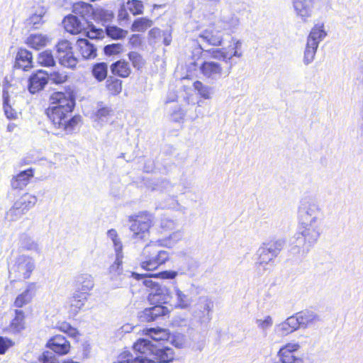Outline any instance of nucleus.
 <instances>
[{
    "mask_svg": "<svg viewBox=\"0 0 363 363\" xmlns=\"http://www.w3.org/2000/svg\"><path fill=\"white\" fill-rule=\"evenodd\" d=\"M50 103L46 115L55 129L70 134L81 125L80 116H71L75 106V94L72 89L68 87L62 91L53 92Z\"/></svg>",
    "mask_w": 363,
    "mask_h": 363,
    "instance_id": "obj_1",
    "label": "nucleus"
},
{
    "mask_svg": "<svg viewBox=\"0 0 363 363\" xmlns=\"http://www.w3.org/2000/svg\"><path fill=\"white\" fill-rule=\"evenodd\" d=\"M315 210L317 208L314 204L299 210V230L296 234L298 246L309 247L318 239L320 233L316 224Z\"/></svg>",
    "mask_w": 363,
    "mask_h": 363,
    "instance_id": "obj_2",
    "label": "nucleus"
},
{
    "mask_svg": "<svg viewBox=\"0 0 363 363\" xmlns=\"http://www.w3.org/2000/svg\"><path fill=\"white\" fill-rule=\"evenodd\" d=\"M131 238L135 242H145L150 238V230L154 226L155 218L147 211H139L128 217Z\"/></svg>",
    "mask_w": 363,
    "mask_h": 363,
    "instance_id": "obj_3",
    "label": "nucleus"
},
{
    "mask_svg": "<svg viewBox=\"0 0 363 363\" xmlns=\"http://www.w3.org/2000/svg\"><path fill=\"white\" fill-rule=\"evenodd\" d=\"M155 242H150L143 248L142 252L143 260L140 263L142 269L147 271H154L164 264L169 259V253L159 248Z\"/></svg>",
    "mask_w": 363,
    "mask_h": 363,
    "instance_id": "obj_4",
    "label": "nucleus"
},
{
    "mask_svg": "<svg viewBox=\"0 0 363 363\" xmlns=\"http://www.w3.org/2000/svg\"><path fill=\"white\" fill-rule=\"evenodd\" d=\"M240 48L241 43L235 38H232L227 47L202 50L201 55H205V57L208 59L218 60L227 62L233 57L241 56V52H240Z\"/></svg>",
    "mask_w": 363,
    "mask_h": 363,
    "instance_id": "obj_5",
    "label": "nucleus"
},
{
    "mask_svg": "<svg viewBox=\"0 0 363 363\" xmlns=\"http://www.w3.org/2000/svg\"><path fill=\"white\" fill-rule=\"evenodd\" d=\"M162 294L157 292L149 294L147 300L153 306L143 311L141 317L145 321L153 322L160 317L169 315L170 310L162 305Z\"/></svg>",
    "mask_w": 363,
    "mask_h": 363,
    "instance_id": "obj_6",
    "label": "nucleus"
},
{
    "mask_svg": "<svg viewBox=\"0 0 363 363\" xmlns=\"http://www.w3.org/2000/svg\"><path fill=\"white\" fill-rule=\"evenodd\" d=\"M34 269V262L30 257L19 256L9 270V277L13 279V281L28 279L30 277Z\"/></svg>",
    "mask_w": 363,
    "mask_h": 363,
    "instance_id": "obj_7",
    "label": "nucleus"
},
{
    "mask_svg": "<svg viewBox=\"0 0 363 363\" xmlns=\"http://www.w3.org/2000/svg\"><path fill=\"white\" fill-rule=\"evenodd\" d=\"M36 202L37 198L35 196L26 193L13 203L7 212L6 216L11 221L17 220L33 208Z\"/></svg>",
    "mask_w": 363,
    "mask_h": 363,
    "instance_id": "obj_8",
    "label": "nucleus"
},
{
    "mask_svg": "<svg viewBox=\"0 0 363 363\" xmlns=\"http://www.w3.org/2000/svg\"><path fill=\"white\" fill-rule=\"evenodd\" d=\"M62 23L65 30L72 35H78L84 32L86 37L91 38L89 36L91 23L87 19L84 21H79L76 16L69 14L63 18Z\"/></svg>",
    "mask_w": 363,
    "mask_h": 363,
    "instance_id": "obj_9",
    "label": "nucleus"
},
{
    "mask_svg": "<svg viewBox=\"0 0 363 363\" xmlns=\"http://www.w3.org/2000/svg\"><path fill=\"white\" fill-rule=\"evenodd\" d=\"M199 38L208 45L213 47L221 46L223 40L220 30L215 24H211L203 30Z\"/></svg>",
    "mask_w": 363,
    "mask_h": 363,
    "instance_id": "obj_10",
    "label": "nucleus"
},
{
    "mask_svg": "<svg viewBox=\"0 0 363 363\" xmlns=\"http://www.w3.org/2000/svg\"><path fill=\"white\" fill-rule=\"evenodd\" d=\"M48 82V74L46 71L38 69L33 72L28 79V89L31 94L43 90Z\"/></svg>",
    "mask_w": 363,
    "mask_h": 363,
    "instance_id": "obj_11",
    "label": "nucleus"
},
{
    "mask_svg": "<svg viewBox=\"0 0 363 363\" xmlns=\"http://www.w3.org/2000/svg\"><path fill=\"white\" fill-rule=\"evenodd\" d=\"M300 348L298 343H287L279 351V356L282 363H304L303 359L295 355Z\"/></svg>",
    "mask_w": 363,
    "mask_h": 363,
    "instance_id": "obj_12",
    "label": "nucleus"
},
{
    "mask_svg": "<svg viewBox=\"0 0 363 363\" xmlns=\"http://www.w3.org/2000/svg\"><path fill=\"white\" fill-rule=\"evenodd\" d=\"M38 289V284L35 282H29L26 289L19 294L13 301V306L16 309L23 308L31 302Z\"/></svg>",
    "mask_w": 363,
    "mask_h": 363,
    "instance_id": "obj_13",
    "label": "nucleus"
},
{
    "mask_svg": "<svg viewBox=\"0 0 363 363\" xmlns=\"http://www.w3.org/2000/svg\"><path fill=\"white\" fill-rule=\"evenodd\" d=\"M47 347L59 355L68 354L71 348L69 342L61 335H56L50 338L47 343Z\"/></svg>",
    "mask_w": 363,
    "mask_h": 363,
    "instance_id": "obj_14",
    "label": "nucleus"
},
{
    "mask_svg": "<svg viewBox=\"0 0 363 363\" xmlns=\"http://www.w3.org/2000/svg\"><path fill=\"white\" fill-rule=\"evenodd\" d=\"M317 0H292L293 6L298 16L303 21L312 16L313 9Z\"/></svg>",
    "mask_w": 363,
    "mask_h": 363,
    "instance_id": "obj_15",
    "label": "nucleus"
},
{
    "mask_svg": "<svg viewBox=\"0 0 363 363\" xmlns=\"http://www.w3.org/2000/svg\"><path fill=\"white\" fill-rule=\"evenodd\" d=\"M15 67L22 69L23 71H28L33 67V54L26 48L18 49L16 59Z\"/></svg>",
    "mask_w": 363,
    "mask_h": 363,
    "instance_id": "obj_16",
    "label": "nucleus"
},
{
    "mask_svg": "<svg viewBox=\"0 0 363 363\" xmlns=\"http://www.w3.org/2000/svg\"><path fill=\"white\" fill-rule=\"evenodd\" d=\"M313 320V315L307 311H301L289 317L286 320L295 331L301 327H306Z\"/></svg>",
    "mask_w": 363,
    "mask_h": 363,
    "instance_id": "obj_17",
    "label": "nucleus"
},
{
    "mask_svg": "<svg viewBox=\"0 0 363 363\" xmlns=\"http://www.w3.org/2000/svg\"><path fill=\"white\" fill-rule=\"evenodd\" d=\"M34 169L28 168L26 170L20 172L14 176L11 181V185L13 189L21 190L24 189L30 182L34 176Z\"/></svg>",
    "mask_w": 363,
    "mask_h": 363,
    "instance_id": "obj_18",
    "label": "nucleus"
},
{
    "mask_svg": "<svg viewBox=\"0 0 363 363\" xmlns=\"http://www.w3.org/2000/svg\"><path fill=\"white\" fill-rule=\"evenodd\" d=\"M26 328V313L23 310L16 309L14 316L7 328L4 331L9 330L11 333H19Z\"/></svg>",
    "mask_w": 363,
    "mask_h": 363,
    "instance_id": "obj_19",
    "label": "nucleus"
},
{
    "mask_svg": "<svg viewBox=\"0 0 363 363\" xmlns=\"http://www.w3.org/2000/svg\"><path fill=\"white\" fill-rule=\"evenodd\" d=\"M201 73L207 78H214L220 76L223 67L220 63L205 60L199 67Z\"/></svg>",
    "mask_w": 363,
    "mask_h": 363,
    "instance_id": "obj_20",
    "label": "nucleus"
},
{
    "mask_svg": "<svg viewBox=\"0 0 363 363\" xmlns=\"http://www.w3.org/2000/svg\"><path fill=\"white\" fill-rule=\"evenodd\" d=\"M50 43L48 36L41 33L30 34L26 40V44L31 49L40 50Z\"/></svg>",
    "mask_w": 363,
    "mask_h": 363,
    "instance_id": "obj_21",
    "label": "nucleus"
},
{
    "mask_svg": "<svg viewBox=\"0 0 363 363\" xmlns=\"http://www.w3.org/2000/svg\"><path fill=\"white\" fill-rule=\"evenodd\" d=\"M110 69L113 76L121 78H128L132 74L131 67L125 60H119L112 63Z\"/></svg>",
    "mask_w": 363,
    "mask_h": 363,
    "instance_id": "obj_22",
    "label": "nucleus"
},
{
    "mask_svg": "<svg viewBox=\"0 0 363 363\" xmlns=\"http://www.w3.org/2000/svg\"><path fill=\"white\" fill-rule=\"evenodd\" d=\"M157 233L161 235L156 240V242L160 246H165L168 241L172 239L173 234L172 223L169 220H165L160 223L157 229Z\"/></svg>",
    "mask_w": 363,
    "mask_h": 363,
    "instance_id": "obj_23",
    "label": "nucleus"
},
{
    "mask_svg": "<svg viewBox=\"0 0 363 363\" xmlns=\"http://www.w3.org/2000/svg\"><path fill=\"white\" fill-rule=\"evenodd\" d=\"M89 288L83 289L82 291H77L68 301L69 307L70 311L73 313L77 312L84 303V301L87 300L89 296Z\"/></svg>",
    "mask_w": 363,
    "mask_h": 363,
    "instance_id": "obj_24",
    "label": "nucleus"
},
{
    "mask_svg": "<svg viewBox=\"0 0 363 363\" xmlns=\"http://www.w3.org/2000/svg\"><path fill=\"white\" fill-rule=\"evenodd\" d=\"M155 347L150 340L139 339L133 345V348L138 353V356L148 357L153 355Z\"/></svg>",
    "mask_w": 363,
    "mask_h": 363,
    "instance_id": "obj_25",
    "label": "nucleus"
},
{
    "mask_svg": "<svg viewBox=\"0 0 363 363\" xmlns=\"http://www.w3.org/2000/svg\"><path fill=\"white\" fill-rule=\"evenodd\" d=\"M72 12L82 18V21H89L91 16V4L88 2L78 1L73 4Z\"/></svg>",
    "mask_w": 363,
    "mask_h": 363,
    "instance_id": "obj_26",
    "label": "nucleus"
},
{
    "mask_svg": "<svg viewBox=\"0 0 363 363\" xmlns=\"http://www.w3.org/2000/svg\"><path fill=\"white\" fill-rule=\"evenodd\" d=\"M37 63L45 67H52L55 65V60L52 50H45L37 55Z\"/></svg>",
    "mask_w": 363,
    "mask_h": 363,
    "instance_id": "obj_27",
    "label": "nucleus"
},
{
    "mask_svg": "<svg viewBox=\"0 0 363 363\" xmlns=\"http://www.w3.org/2000/svg\"><path fill=\"white\" fill-rule=\"evenodd\" d=\"M118 363H155V362L143 356H137L133 359L129 352H123L119 355Z\"/></svg>",
    "mask_w": 363,
    "mask_h": 363,
    "instance_id": "obj_28",
    "label": "nucleus"
},
{
    "mask_svg": "<svg viewBox=\"0 0 363 363\" xmlns=\"http://www.w3.org/2000/svg\"><path fill=\"white\" fill-rule=\"evenodd\" d=\"M113 17V12L108 10L101 8L92 9V19L96 22H101L103 24L106 23L111 21Z\"/></svg>",
    "mask_w": 363,
    "mask_h": 363,
    "instance_id": "obj_29",
    "label": "nucleus"
},
{
    "mask_svg": "<svg viewBox=\"0 0 363 363\" xmlns=\"http://www.w3.org/2000/svg\"><path fill=\"white\" fill-rule=\"evenodd\" d=\"M10 86L11 85L7 84L4 86L3 89L4 110L8 118L15 119L17 117V113L9 104V88Z\"/></svg>",
    "mask_w": 363,
    "mask_h": 363,
    "instance_id": "obj_30",
    "label": "nucleus"
},
{
    "mask_svg": "<svg viewBox=\"0 0 363 363\" xmlns=\"http://www.w3.org/2000/svg\"><path fill=\"white\" fill-rule=\"evenodd\" d=\"M106 88L112 96H117L123 89V82L121 79L110 77L106 82Z\"/></svg>",
    "mask_w": 363,
    "mask_h": 363,
    "instance_id": "obj_31",
    "label": "nucleus"
},
{
    "mask_svg": "<svg viewBox=\"0 0 363 363\" xmlns=\"http://www.w3.org/2000/svg\"><path fill=\"white\" fill-rule=\"evenodd\" d=\"M153 355L155 356V359L160 362H169L174 359V352L173 350L169 347H164L162 349H157L155 347V353Z\"/></svg>",
    "mask_w": 363,
    "mask_h": 363,
    "instance_id": "obj_32",
    "label": "nucleus"
},
{
    "mask_svg": "<svg viewBox=\"0 0 363 363\" xmlns=\"http://www.w3.org/2000/svg\"><path fill=\"white\" fill-rule=\"evenodd\" d=\"M153 24L151 19L147 17H140L134 20L133 22L130 30L132 31L144 32L147 28H150Z\"/></svg>",
    "mask_w": 363,
    "mask_h": 363,
    "instance_id": "obj_33",
    "label": "nucleus"
},
{
    "mask_svg": "<svg viewBox=\"0 0 363 363\" xmlns=\"http://www.w3.org/2000/svg\"><path fill=\"white\" fill-rule=\"evenodd\" d=\"M323 28V23L315 24L311 29L307 40L315 41L317 44L319 45L320 41L326 35V32L324 30Z\"/></svg>",
    "mask_w": 363,
    "mask_h": 363,
    "instance_id": "obj_34",
    "label": "nucleus"
},
{
    "mask_svg": "<svg viewBox=\"0 0 363 363\" xmlns=\"http://www.w3.org/2000/svg\"><path fill=\"white\" fill-rule=\"evenodd\" d=\"M284 244V241L281 240H272L267 242H265L262 245V246L265 248V250L270 252L271 255L274 257L277 256V255L282 250Z\"/></svg>",
    "mask_w": 363,
    "mask_h": 363,
    "instance_id": "obj_35",
    "label": "nucleus"
},
{
    "mask_svg": "<svg viewBox=\"0 0 363 363\" xmlns=\"http://www.w3.org/2000/svg\"><path fill=\"white\" fill-rule=\"evenodd\" d=\"M92 74L99 82L104 81L108 74V66L105 62H99L95 64L92 67Z\"/></svg>",
    "mask_w": 363,
    "mask_h": 363,
    "instance_id": "obj_36",
    "label": "nucleus"
},
{
    "mask_svg": "<svg viewBox=\"0 0 363 363\" xmlns=\"http://www.w3.org/2000/svg\"><path fill=\"white\" fill-rule=\"evenodd\" d=\"M318 45L315 41H312L311 40H308L306 46V50L304 52V61L306 64L310 63L313 60Z\"/></svg>",
    "mask_w": 363,
    "mask_h": 363,
    "instance_id": "obj_37",
    "label": "nucleus"
},
{
    "mask_svg": "<svg viewBox=\"0 0 363 363\" xmlns=\"http://www.w3.org/2000/svg\"><path fill=\"white\" fill-rule=\"evenodd\" d=\"M106 32L108 36H109L111 39L113 40H120L124 38L127 34L128 31L123 30L118 26H106Z\"/></svg>",
    "mask_w": 363,
    "mask_h": 363,
    "instance_id": "obj_38",
    "label": "nucleus"
},
{
    "mask_svg": "<svg viewBox=\"0 0 363 363\" xmlns=\"http://www.w3.org/2000/svg\"><path fill=\"white\" fill-rule=\"evenodd\" d=\"M193 86L201 97L209 99L211 97V88L205 85L202 82L196 80L194 82Z\"/></svg>",
    "mask_w": 363,
    "mask_h": 363,
    "instance_id": "obj_39",
    "label": "nucleus"
},
{
    "mask_svg": "<svg viewBox=\"0 0 363 363\" xmlns=\"http://www.w3.org/2000/svg\"><path fill=\"white\" fill-rule=\"evenodd\" d=\"M107 235L113 242L115 252L123 253V243L116 230L113 228L108 230Z\"/></svg>",
    "mask_w": 363,
    "mask_h": 363,
    "instance_id": "obj_40",
    "label": "nucleus"
},
{
    "mask_svg": "<svg viewBox=\"0 0 363 363\" xmlns=\"http://www.w3.org/2000/svg\"><path fill=\"white\" fill-rule=\"evenodd\" d=\"M57 328L64 333H66L68 336L73 337L74 339H77L79 336H80L78 330L73 328L69 323L65 321L59 323L57 325Z\"/></svg>",
    "mask_w": 363,
    "mask_h": 363,
    "instance_id": "obj_41",
    "label": "nucleus"
},
{
    "mask_svg": "<svg viewBox=\"0 0 363 363\" xmlns=\"http://www.w3.org/2000/svg\"><path fill=\"white\" fill-rule=\"evenodd\" d=\"M126 6L128 11L133 15L138 16L143 13L144 5L140 0H128Z\"/></svg>",
    "mask_w": 363,
    "mask_h": 363,
    "instance_id": "obj_42",
    "label": "nucleus"
},
{
    "mask_svg": "<svg viewBox=\"0 0 363 363\" xmlns=\"http://www.w3.org/2000/svg\"><path fill=\"white\" fill-rule=\"evenodd\" d=\"M128 57L133 67L136 69H140L145 64V60L143 56L137 52L132 51L128 52Z\"/></svg>",
    "mask_w": 363,
    "mask_h": 363,
    "instance_id": "obj_43",
    "label": "nucleus"
},
{
    "mask_svg": "<svg viewBox=\"0 0 363 363\" xmlns=\"http://www.w3.org/2000/svg\"><path fill=\"white\" fill-rule=\"evenodd\" d=\"M123 253H116V259L109 267V273L113 275L120 274L123 272Z\"/></svg>",
    "mask_w": 363,
    "mask_h": 363,
    "instance_id": "obj_44",
    "label": "nucleus"
},
{
    "mask_svg": "<svg viewBox=\"0 0 363 363\" xmlns=\"http://www.w3.org/2000/svg\"><path fill=\"white\" fill-rule=\"evenodd\" d=\"M77 45L84 58L88 59L91 56V44L88 39L79 38Z\"/></svg>",
    "mask_w": 363,
    "mask_h": 363,
    "instance_id": "obj_45",
    "label": "nucleus"
},
{
    "mask_svg": "<svg viewBox=\"0 0 363 363\" xmlns=\"http://www.w3.org/2000/svg\"><path fill=\"white\" fill-rule=\"evenodd\" d=\"M60 64L68 68H74L77 64V60L74 57L73 52L62 55L59 57Z\"/></svg>",
    "mask_w": 363,
    "mask_h": 363,
    "instance_id": "obj_46",
    "label": "nucleus"
},
{
    "mask_svg": "<svg viewBox=\"0 0 363 363\" xmlns=\"http://www.w3.org/2000/svg\"><path fill=\"white\" fill-rule=\"evenodd\" d=\"M176 296H177V303L175 305L176 308L185 309L187 308L190 306V300L188 298V296L184 294L179 289L176 290Z\"/></svg>",
    "mask_w": 363,
    "mask_h": 363,
    "instance_id": "obj_47",
    "label": "nucleus"
},
{
    "mask_svg": "<svg viewBox=\"0 0 363 363\" xmlns=\"http://www.w3.org/2000/svg\"><path fill=\"white\" fill-rule=\"evenodd\" d=\"M55 47L59 56L72 52V47L71 43L67 40H60Z\"/></svg>",
    "mask_w": 363,
    "mask_h": 363,
    "instance_id": "obj_48",
    "label": "nucleus"
},
{
    "mask_svg": "<svg viewBox=\"0 0 363 363\" xmlns=\"http://www.w3.org/2000/svg\"><path fill=\"white\" fill-rule=\"evenodd\" d=\"M48 79L55 84H61L65 82L68 76L66 72L60 71H53L48 75Z\"/></svg>",
    "mask_w": 363,
    "mask_h": 363,
    "instance_id": "obj_49",
    "label": "nucleus"
},
{
    "mask_svg": "<svg viewBox=\"0 0 363 363\" xmlns=\"http://www.w3.org/2000/svg\"><path fill=\"white\" fill-rule=\"evenodd\" d=\"M258 252V263L260 265L267 264L274 259V257L270 252H268L263 246L259 249Z\"/></svg>",
    "mask_w": 363,
    "mask_h": 363,
    "instance_id": "obj_50",
    "label": "nucleus"
},
{
    "mask_svg": "<svg viewBox=\"0 0 363 363\" xmlns=\"http://www.w3.org/2000/svg\"><path fill=\"white\" fill-rule=\"evenodd\" d=\"M123 46L121 43H113L104 47V52L107 55H118L122 52Z\"/></svg>",
    "mask_w": 363,
    "mask_h": 363,
    "instance_id": "obj_51",
    "label": "nucleus"
},
{
    "mask_svg": "<svg viewBox=\"0 0 363 363\" xmlns=\"http://www.w3.org/2000/svg\"><path fill=\"white\" fill-rule=\"evenodd\" d=\"M277 331L280 336H286L293 333L294 330L291 328L288 322L284 320L278 325Z\"/></svg>",
    "mask_w": 363,
    "mask_h": 363,
    "instance_id": "obj_52",
    "label": "nucleus"
},
{
    "mask_svg": "<svg viewBox=\"0 0 363 363\" xmlns=\"http://www.w3.org/2000/svg\"><path fill=\"white\" fill-rule=\"evenodd\" d=\"M177 275V272L175 271H163L156 274H150V277L155 278H161L162 279H173Z\"/></svg>",
    "mask_w": 363,
    "mask_h": 363,
    "instance_id": "obj_53",
    "label": "nucleus"
},
{
    "mask_svg": "<svg viewBox=\"0 0 363 363\" xmlns=\"http://www.w3.org/2000/svg\"><path fill=\"white\" fill-rule=\"evenodd\" d=\"M164 333L165 330L161 328H145L143 330V334L150 335L153 340H159L161 339V337H156L155 335H159L160 333Z\"/></svg>",
    "mask_w": 363,
    "mask_h": 363,
    "instance_id": "obj_54",
    "label": "nucleus"
},
{
    "mask_svg": "<svg viewBox=\"0 0 363 363\" xmlns=\"http://www.w3.org/2000/svg\"><path fill=\"white\" fill-rule=\"evenodd\" d=\"M13 345V342L11 339L0 336V354H5Z\"/></svg>",
    "mask_w": 363,
    "mask_h": 363,
    "instance_id": "obj_55",
    "label": "nucleus"
},
{
    "mask_svg": "<svg viewBox=\"0 0 363 363\" xmlns=\"http://www.w3.org/2000/svg\"><path fill=\"white\" fill-rule=\"evenodd\" d=\"M112 110L108 106H101L96 111L95 116L99 120H102L111 115Z\"/></svg>",
    "mask_w": 363,
    "mask_h": 363,
    "instance_id": "obj_56",
    "label": "nucleus"
},
{
    "mask_svg": "<svg viewBox=\"0 0 363 363\" xmlns=\"http://www.w3.org/2000/svg\"><path fill=\"white\" fill-rule=\"evenodd\" d=\"M39 359L42 363H59L55 357L48 351L43 352Z\"/></svg>",
    "mask_w": 363,
    "mask_h": 363,
    "instance_id": "obj_57",
    "label": "nucleus"
},
{
    "mask_svg": "<svg viewBox=\"0 0 363 363\" xmlns=\"http://www.w3.org/2000/svg\"><path fill=\"white\" fill-rule=\"evenodd\" d=\"M28 24L33 29L38 28V26L43 24L42 16L38 15H33L28 19Z\"/></svg>",
    "mask_w": 363,
    "mask_h": 363,
    "instance_id": "obj_58",
    "label": "nucleus"
},
{
    "mask_svg": "<svg viewBox=\"0 0 363 363\" xmlns=\"http://www.w3.org/2000/svg\"><path fill=\"white\" fill-rule=\"evenodd\" d=\"M128 9L125 5H122L118 13V18L119 21H127L129 19Z\"/></svg>",
    "mask_w": 363,
    "mask_h": 363,
    "instance_id": "obj_59",
    "label": "nucleus"
},
{
    "mask_svg": "<svg viewBox=\"0 0 363 363\" xmlns=\"http://www.w3.org/2000/svg\"><path fill=\"white\" fill-rule=\"evenodd\" d=\"M257 323L260 328L266 329L272 325V320L270 316H267L263 320H257Z\"/></svg>",
    "mask_w": 363,
    "mask_h": 363,
    "instance_id": "obj_60",
    "label": "nucleus"
},
{
    "mask_svg": "<svg viewBox=\"0 0 363 363\" xmlns=\"http://www.w3.org/2000/svg\"><path fill=\"white\" fill-rule=\"evenodd\" d=\"M129 43L133 47H138L141 45V36L139 34H133L129 38Z\"/></svg>",
    "mask_w": 363,
    "mask_h": 363,
    "instance_id": "obj_61",
    "label": "nucleus"
},
{
    "mask_svg": "<svg viewBox=\"0 0 363 363\" xmlns=\"http://www.w3.org/2000/svg\"><path fill=\"white\" fill-rule=\"evenodd\" d=\"M172 121H174V122H179L180 120H182L184 117V112L181 110V109H179L177 111H174L172 113Z\"/></svg>",
    "mask_w": 363,
    "mask_h": 363,
    "instance_id": "obj_62",
    "label": "nucleus"
},
{
    "mask_svg": "<svg viewBox=\"0 0 363 363\" xmlns=\"http://www.w3.org/2000/svg\"><path fill=\"white\" fill-rule=\"evenodd\" d=\"M150 274H139L137 272H132L131 273V277H133L135 280H140L142 279L146 278V277H151L150 276Z\"/></svg>",
    "mask_w": 363,
    "mask_h": 363,
    "instance_id": "obj_63",
    "label": "nucleus"
},
{
    "mask_svg": "<svg viewBox=\"0 0 363 363\" xmlns=\"http://www.w3.org/2000/svg\"><path fill=\"white\" fill-rule=\"evenodd\" d=\"M92 33H95L96 35L94 36H92V38H101L103 37L104 35V30L102 29H96L94 28V26L92 25L91 28Z\"/></svg>",
    "mask_w": 363,
    "mask_h": 363,
    "instance_id": "obj_64",
    "label": "nucleus"
}]
</instances>
